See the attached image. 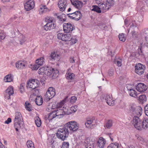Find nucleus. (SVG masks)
Returning a JSON list of instances; mask_svg holds the SVG:
<instances>
[{"label":"nucleus","mask_w":148,"mask_h":148,"mask_svg":"<svg viewBox=\"0 0 148 148\" xmlns=\"http://www.w3.org/2000/svg\"><path fill=\"white\" fill-rule=\"evenodd\" d=\"M31 68L33 70H37L40 67L38 64H36L31 66Z\"/></svg>","instance_id":"obj_56"},{"label":"nucleus","mask_w":148,"mask_h":148,"mask_svg":"<svg viewBox=\"0 0 148 148\" xmlns=\"http://www.w3.org/2000/svg\"><path fill=\"white\" fill-rule=\"evenodd\" d=\"M25 106L26 109L29 111H31L32 110L31 107V104L29 102H26L25 103Z\"/></svg>","instance_id":"obj_45"},{"label":"nucleus","mask_w":148,"mask_h":148,"mask_svg":"<svg viewBox=\"0 0 148 148\" xmlns=\"http://www.w3.org/2000/svg\"><path fill=\"white\" fill-rule=\"evenodd\" d=\"M142 109L140 107H138L133 112L134 116H140L142 115Z\"/></svg>","instance_id":"obj_20"},{"label":"nucleus","mask_w":148,"mask_h":148,"mask_svg":"<svg viewBox=\"0 0 148 148\" xmlns=\"http://www.w3.org/2000/svg\"><path fill=\"white\" fill-rule=\"evenodd\" d=\"M47 68V66H43L40 68L38 70V73L39 74H45V70Z\"/></svg>","instance_id":"obj_44"},{"label":"nucleus","mask_w":148,"mask_h":148,"mask_svg":"<svg viewBox=\"0 0 148 148\" xmlns=\"http://www.w3.org/2000/svg\"><path fill=\"white\" fill-rule=\"evenodd\" d=\"M128 90L129 91V93L130 96L135 98L137 97L138 94L135 90L131 89Z\"/></svg>","instance_id":"obj_31"},{"label":"nucleus","mask_w":148,"mask_h":148,"mask_svg":"<svg viewBox=\"0 0 148 148\" xmlns=\"http://www.w3.org/2000/svg\"><path fill=\"white\" fill-rule=\"evenodd\" d=\"M38 86V81L36 79H31L27 83V88L34 89Z\"/></svg>","instance_id":"obj_8"},{"label":"nucleus","mask_w":148,"mask_h":148,"mask_svg":"<svg viewBox=\"0 0 148 148\" xmlns=\"http://www.w3.org/2000/svg\"><path fill=\"white\" fill-rule=\"evenodd\" d=\"M70 41H71L70 44L71 45H73L77 42V40L75 38H71V39Z\"/></svg>","instance_id":"obj_58"},{"label":"nucleus","mask_w":148,"mask_h":148,"mask_svg":"<svg viewBox=\"0 0 148 148\" xmlns=\"http://www.w3.org/2000/svg\"><path fill=\"white\" fill-rule=\"evenodd\" d=\"M114 2V0H107L106 3L110 8L113 5Z\"/></svg>","instance_id":"obj_48"},{"label":"nucleus","mask_w":148,"mask_h":148,"mask_svg":"<svg viewBox=\"0 0 148 148\" xmlns=\"http://www.w3.org/2000/svg\"><path fill=\"white\" fill-rule=\"evenodd\" d=\"M22 116L21 113L19 112H16L15 113V118H19L20 116Z\"/></svg>","instance_id":"obj_62"},{"label":"nucleus","mask_w":148,"mask_h":148,"mask_svg":"<svg viewBox=\"0 0 148 148\" xmlns=\"http://www.w3.org/2000/svg\"><path fill=\"white\" fill-rule=\"evenodd\" d=\"M65 125L71 132L77 131L79 128V124L75 121H69Z\"/></svg>","instance_id":"obj_3"},{"label":"nucleus","mask_w":148,"mask_h":148,"mask_svg":"<svg viewBox=\"0 0 148 148\" xmlns=\"http://www.w3.org/2000/svg\"><path fill=\"white\" fill-rule=\"evenodd\" d=\"M137 139L139 141H140L141 143H142L144 142V139L141 137L140 136L138 135H137L136 136Z\"/></svg>","instance_id":"obj_53"},{"label":"nucleus","mask_w":148,"mask_h":148,"mask_svg":"<svg viewBox=\"0 0 148 148\" xmlns=\"http://www.w3.org/2000/svg\"><path fill=\"white\" fill-rule=\"evenodd\" d=\"M78 109V106H74L71 107L69 110H66V114H71L75 113Z\"/></svg>","instance_id":"obj_21"},{"label":"nucleus","mask_w":148,"mask_h":148,"mask_svg":"<svg viewBox=\"0 0 148 148\" xmlns=\"http://www.w3.org/2000/svg\"><path fill=\"white\" fill-rule=\"evenodd\" d=\"M75 59L74 57H71L69 59V61L70 63H75Z\"/></svg>","instance_id":"obj_61"},{"label":"nucleus","mask_w":148,"mask_h":148,"mask_svg":"<svg viewBox=\"0 0 148 148\" xmlns=\"http://www.w3.org/2000/svg\"><path fill=\"white\" fill-rule=\"evenodd\" d=\"M145 38L146 40V42L145 43V45L148 47V38L147 36H145Z\"/></svg>","instance_id":"obj_64"},{"label":"nucleus","mask_w":148,"mask_h":148,"mask_svg":"<svg viewBox=\"0 0 148 148\" xmlns=\"http://www.w3.org/2000/svg\"><path fill=\"white\" fill-rule=\"evenodd\" d=\"M148 128V119H145L143 121L142 120L141 122V130L143 128L146 129Z\"/></svg>","instance_id":"obj_27"},{"label":"nucleus","mask_w":148,"mask_h":148,"mask_svg":"<svg viewBox=\"0 0 148 148\" xmlns=\"http://www.w3.org/2000/svg\"><path fill=\"white\" fill-rule=\"evenodd\" d=\"M14 125H18L20 127L23 123V119L22 116H20L19 118H15L14 119Z\"/></svg>","instance_id":"obj_22"},{"label":"nucleus","mask_w":148,"mask_h":148,"mask_svg":"<svg viewBox=\"0 0 148 148\" xmlns=\"http://www.w3.org/2000/svg\"><path fill=\"white\" fill-rule=\"evenodd\" d=\"M11 122V119L10 118H8L7 120L5 121V123L8 124Z\"/></svg>","instance_id":"obj_63"},{"label":"nucleus","mask_w":148,"mask_h":148,"mask_svg":"<svg viewBox=\"0 0 148 148\" xmlns=\"http://www.w3.org/2000/svg\"><path fill=\"white\" fill-rule=\"evenodd\" d=\"M25 86V84H21L19 86V90L21 93H23L25 91V89L24 86Z\"/></svg>","instance_id":"obj_52"},{"label":"nucleus","mask_w":148,"mask_h":148,"mask_svg":"<svg viewBox=\"0 0 148 148\" xmlns=\"http://www.w3.org/2000/svg\"><path fill=\"white\" fill-rule=\"evenodd\" d=\"M135 68V73L139 75H141L143 73L145 69V66L140 63H138L136 64Z\"/></svg>","instance_id":"obj_7"},{"label":"nucleus","mask_w":148,"mask_h":148,"mask_svg":"<svg viewBox=\"0 0 148 148\" xmlns=\"http://www.w3.org/2000/svg\"><path fill=\"white\" fill-rule=\"evenodd\" d=\"M95 143V140L88 137L85 139L84 145L86 148H94Z\"/></svg>","instance_id":"obj_9"},{"label":"nucleus","mask_w":148,"mask_h":148,"mask_svg":"<svg viewBox=\"0 0 148 148\" xmlns=\"http://www.w3.org/2000/svg\"><path fill=\"white\" fill-rule=\"evenodd\" d=\"M112 122L111 120H109L106 122L105 125V127L108 129H110L112 126Z\"/></svg>","instance_id":"obj_46"},{"label":"nucleus","mask_w":148,"mask_h":148,"mask_svg":"<svg viewBox=\"0 0 148 148\" xmlns=\"http://www.w3.org/2000/svg\"><path fill=\"white\" fill-rule=\"evenodd\" d=\"M82 17V14L80 11H75V14L73 17V19L76 21H78Z\"/></svg>","instance_id":"obj_28"},{"label":"nucleus","mask_w":148,"mask_h":148,"mask_svg":"<svg viewBox=\"0 0 148 148\" xmlns=\"http://www.w3.org/2000/svg\"><path fill=\"white\" fill-rule=\"evenodd\" d=\"M56 93L55 89L53 87H49L45 95L44 98L46 101H49L55 96Z\"/></svg>","instance_id":"obj_2"},{"label":"nucleus","mask_w":148,"mask_h":148,"mask_svg":"<svg viewBox=\"0 0 148 148\" xmlns=\"http://www.w3.org/2000/svg\"><path fill=\"white\" fill-rule=\"evenodd\" d=\"M50 60H56V59L60 58V55L58 54H57L56 53L55 51L52 52L50 56Z\"/></svg>","instance_id":"obj_32"},{"label":"nucleus","mask_w":148,"mask_h":148,"mask_svg":"<svg viewBox=\"0 0 148 148\" xmlns=\"http://www.w3.org/2000/svg\"><path fill=\"white\" fill-rule=\"evenodd\" d=\"M106 140L102 137H100L97 143V146L100 148H103L106 143Z\"/></svg>","instance_id":"obj_18"},{"label":"nucleus","mask_w":148,"mask_h":148,"mask_svg":"<svg viewBox=\"0 0 148 148\" xmlns=\"http://www.w3.org/2000/svg\"><path fill=\"white\" fill-rule=\"evenodd\" d=\"M136 27V25L135 23L134 22L132 23V24L131 25L130 28L128 30V32H130V31H131V34L132 36L133 37L135 36H136V32H135L134 30V28Z\"/></svg>","instance_id":"obj_25"},{"label":"nucleus","mask_w":148,"mask_h":148,"mask_svg":"<svg viewBox=\"0 0 148 148\" xmlns=\"http://www.w3.org/2000/svg\"><path fill=\"white\" fill-rule=\"evenodd\" d=\"M39 13L40 14H43L49 11V10L45 5H41L39 10Z\"/></svg>","instance_id":"obj_26"},{"label":"nucleus","mask_w":148,"mask_h":148,"mask_svg":"<svg viewBox=\"0 0 148 148\" xmlns=\"http://www.w3.org/2000/svg\"><path fill=\"white\" fill-rule=\"evenodd\" d=\"M27 62L25 61H19L16 62L15 66L19 69H23L27 66Z\"/></svg>","instance_id":"obj_15"},{"label":"nucleus","mask_w":148,"mask_h":148,"mask_svg":"<svg viewBox=\"0 0 148 148\" xmlns=\"http://www.w3.org/2000/svg\"><path fill=\"white\" fill-rule=\"evenodd\" d=\"M56 134L58 138L62 140H65L69 134V131L66 125H65L63 127L59 129Z\"/></svg>","instance_id":"obj_1"},{"label":"nucleus","mask_w":148,"mask_h":148,"mask_svg":"<svg viewBox=\"0 0 148 148\" xmlns=\"http://www.w3.org/2000/svg\"><path fill=\"white\" fill-rule=\"evenodd\" d=\"M75 11H72V12L67 14V15L70 18L73 19V17L75 14Z\"/></svg>","instance_id":"obj_54"},{"label":"nucleus","mask_w":148,"mask_h":148,"mask_svg":"<svg viewBox=\"0 0 148 148\" xmlns=\"http://www.w3.org/2000/svg\"><path fill=\"white\" fill-rule=\"evenodd\" d=\"M46 21H47V23H54L55 21L54 18L50 17H47L46 18Z\"/></svg>","instance_id":"obj_50"},{"label":"nucleus","mask_w":148,"mask_h":148,"mask_svg":"<svg viewBox=\"0 0 148 148\" xmlns=\"http://www.w3.org/2000/svg\"><path fill=\"white\" fill-rule=\"evenodd\" d=\"M75 4L74 3H72V4L77 8H81L82 6L83 3L81 1L78 0L75 1Z\"/></svg>","instance_id":"obj_35"},{"label":"nucleus","mask_w":148,"mask_h":148,"mask_svg":"<svg viewBox=\"0 0 148 148\" xmlns=\"http://www.w3.org/2000/svg\"><path fill=\"white\" fill-rule=\"evenodd\" d=\"M94 119L92 118H87L85 125L86 127L88 128L92 129L95 126L94 124Z\"/></svg>","instance_id":"obj_14"},{"label":"nucleus","mask_w":148,"mask_h":148,"mask_svg":"<svg viewBox=\"0 0 148 148\" xmlns=\"http://www.w3.org/2000/svg\"><path fill=\"white\" fill-rule=\"evenodd\" d=\"M69 144L68 142H63L61 147H63V148H69Z\"/></svg>","instance_id":"obj_55"},{"label":"nucleus","mask_w":148,"mask_h":148,"mask_svg":"<svg viewBox=\"0 0 148 148\" xmlns=\"http://www.w3.org/2000/svg\"><path fill=\"white\" fill-rule=\"evenodd\" d=\"M56 25L54 23H47V24L44 26V29L46 31L51 30L55 28Z\"/></svg>","instance_id":"obj_19"},{"label":"nucleus","mask_w":148,"mask_h":148,"mask_svg":"<svg viewBox=\"0 0 148 148\" xmlns=\"http://www.w3.org/2000/svg\"><path fill=\"white\" fill-rule=\"evenodd\" d=\"M114 62V63L116 64L119 67L121 66L122 65V60L120 58H116L115 59Z\"/></svg>","instance_id":"obj_42"},{"label":"nucleus","mask_w":148,"mask_h":148,"mask_svg":"<svg viewBox=\"0 0 148 148\" xmlns=\"http://www.w3.org/2000/svg\"><path fill=\"white\" fill-rule=\"evenodd\" d=\"M5 37V34L3 31L0 30V41L4 39Z\"/></svg>","instance_id":"obj_51"},{"label":"nucleus","mask_w":148,"mask_h":148,"mask_svg":"<svg viewBox=\"0 0 148 148\" xmlns=\"http://www.w3.org/2000/svg\"><path fill=\"white\" fill-rule=\"evenodd\" d=\"M34 2L32 0L27 1L24 4V8L26 11H28L33 9L34 7Z\"/></svg>","instance_id":"obj_11"},{"label":"nucleus","mask_w":148,"mask_h":148,"mask_svg":"<svg viewBox=\"0 0 148 148\" xmlns=\"http://www.w3.org/2000/svg\"><path fill=\"white\" fill-rule=\"evenodd\" d=\"M56 113V116H62L64 114H66V108L63 107V109H57V110L54 111Z\"/></svg>","instance_id":"obj_17"},{"label":"nucleus","mask_w":148,"mask_h":148,"mask_svg":"<svg viewBox=\"0 0 148 148\" xmlns=\"http://www.w3.org/2000/svg\"><path fill=\"white\" fill-rule=\"evenodd\" d=\"M101 99H105L107 103L109 106H113L115 104V100L111 95H102L101 97Z\"/></svg>","instance_id":"obj_4"},{"label":"nucleus","mask_w":148,"mask_h":148,"mask_svg":"<svg viewBox=\"0 0 148 148\" xmlns=\"http://www.w3.org/2000/svg\"><path fill=\"white\" fill-rule=\"evenodd\" d=\"M13 76L11 74L6 75L3 78V81L5 82H10L13 81Z\"/></svg>","instance_id":"obj_23"},{"label":"nucleus","mask_w":148,"mask_h":148,"mask_svg":"<svg viewBox=\"0 0 148 148\" xmlns=\"http://www.w3.org/2000/svg\"><path fill=\"white\" fill-rule=\"evenodd\" d=\"M21 44H23L26 40L27 38L26 36L23 34H20L17 38Z\"/></svg>","instance_id":"obj_24"},{"label":"nucleus","mask_w":148,"mask_h":148,"mask_svg":"<svg viewBox=\"0 0 148 148\" xmlns=\"http://www.w3.org/2000/svg\"><path fill=\"white\" fill-rule=\"evenodd\" d=\"M119 144L117 143H112L110 144L107 148H118Z\"/></svg>","instance_id":"obj_40"},{"label":"nucleus","mask_w":148,"mask_h":148,"mask_svg":"<svg viewBox=\"0 0 148 148\" xmlns=\"http://www.w3.org/2000/svg\"><path fill=\"white\" fill-rule=\"evenodd\" d=\"M119 38L120 41L124 42L126 40V36L125 34L122 33L119 34Z\"/></svg>","instance_id":"obj_41"},{"label":"nucleus","mask_w":148,"mask_h":148,"mask_svg":"<svg viewBox=\"0 0 148 148\" xmlns=\"http://www.w3.org/2000/svg\"><path fill=\"white\" fill-rule=\"evenodd\" d=\"M66 3V1L65 0H60L58 5L61 11H63L65 10Z\"/></svg>","instance_id":"obj_16"},{"label":"nucleus","mask_w":148,"mask_h":148,"mask_svg":"<svg viewBox=\"0 0 148 148\" xmlns=\"http://www.w3.org/2000/svg\"><path fill=\"white\" fill-rule=\"evenodd\" d=\"M26 145L28 148H35L33 142L31 140H28L27 142Z\"/></svg>","instance_id":"obj_47"},{"label":"nucleus","mask_w":148,"mask_h":148,"mask_svg":"<svg viewBox=\"0 0 148 148\" xmlns=\"http://www.w3.org/2000/svg\"><path fill=\"white\" fill-rule=\"evenodd\" d=\"M42 99L41 96L37 97L35 99L36 104L38 106L41 105L42 103Z\"/></svg>","instance_id":"obj_34"},{"label":"nucleus","mask_w":148,"mask_h":148,"mask_svg":"<svg viewBox=\"0 0 148 148\" xmlns=\"http://www.w3.org/2000/svg\"><path fill=\"white\" fill-rule=\"evenodd\" d=\"M71 39V35L70 34H64L62 40L64 41H70Z\"/></svg>","instance_id":"obj_37"},{"label":"nucleus","mask_w":148,"mask_h":148,"mask_svg":"<svg viewBox=\"0 0 148 148\" xmlns=\"http://www.w3.org/2000/svg\"><path fill=\"white\" fill-rule=\"evenodd\" d=\"M56 117V113L54 111L49 113L48 116V119L49 121H51L53 119Z\"/></svg>","instance_id":"obj_39"},{"label":"nucleus","mask_w":148,"mask_h":148,"mask_svg":"<svg viewBox=\"0 0 148 148\" xmlns=\"http://www.w3.org/2000/svg\"><path fill=\"white\" fill-rule=\"evenodd\" d=\"M92 10L95 11L96 12L100 13L101 12V10L100 7H99L98 6L94 5L92 6Z\"/></svg>","instance_id":"obj_43"},{"label":"nucleus","mask_w":148,"mask_h":148,"mask_svg":"<svg viewBox=\"0 0 148 148\" xmlns=\"http://www.w3.org/2000/svg\"><path fill=\"white\" fill-rule=\"evenodd\" d=\"M65 103V100H63L61 102L57 103L56 105V108L57 109H60L63 106Z\"/></svg>","instance_id":"obj_49"},{"label":"nucleus","mask_w":148,"mask_h":148,"mask_svg":"<svg viewBox=\"0 0 148 148\" xmlns=\"http://www.w3.org/2000/svg\"><path fill=\"white\" fill-rule=\"evenodd\" d=\"M138 100L139 102L141 104L147 101V97L144 95H141L139 96Z\"/></svg>","instance_id":"obj_29"},{"label":"nucleus","mask_w":148,"mask_h":148,"mask_svg":"<svg viewBox=\"0 0 148 148\" xmlns=\"http://www.w3.org/2000/svg\"><path fill=\"white\" fill-rule=\"evenodd\" d=\"M14 94L13 87L9 86L5 90L4 93V97L5 99H8L10 98V96Z\"/></svg>","instance_id":"obj_10"},{"label":"nucleus","mask_w":148,"mask_h":148,"mask_svg":"<svg viewBox=\"0 0 148 148\" xmlns=\"http://www.w3.org/2000/svg\"><path fill=\"white\" fill-rule=\"evenodd\" d=\"M142 120L138 116H134L133 118V124L134 126L138 130H141Z\"/></svg>","instance_id":"obj_6"},{"label":"nucleus","mask_w":148,"mask_h":148,"mask_svg":"<svg viewBox=\"0 0 148 148\" xmlns=\"http://www.w3.org/2000/svg\"><path fill=\"white\" fill-rule=\"evenodd\" d=\"M64 35V34H63L61 33H58L57 34V37L58 39L62 40V38H63Z\"/></svg>","instance_id":"obj_59"},{"label":"nucleus","mask_w":148,"mask_h":148,"mask_svg":"<svg viewBox=\"0 0 148 148\" xmlns=\"http://www.w3.org/2000/svg\"><path fill=\"white\" fill-rule=\"evenodd\" d=\"M144 112L145 115L148 116V104L144 107Z\"/></svg>","instance_id":"obj_57"},{"label":"nucleus","mask_w":148,"mask_h":148,"mask_svg":"<svg viewBox=\"0 0 148 148\" xmlns=\"http://www.w3.org/2000/svg\"><path fill=\"white\" fill-rule=\"evenodd\" d=\"M63 26L64 31L65 33H70L74 29V26L70 23H64Z\"/></svg>","instance_id":"obj_13"},{"label":"nucleus","mask_w":148,"mask_h":148,"mask_svg":"<svg viewBox=\"0 0 148 148\" xmlns=\"http://www.w3.org/2000/svg\"><path fill=\"white\" fill-rule=\"evenodd\" d=\"M136 90L140 92H143L146 91L147 86L143 83H138L136 86Z\"/></svg>","instance_id":"obj_12"},{"label":"nucleus","mask_w":148,"mask_h":148,"mask_svg":"<svg viewBox=\"0 0 148 148\" xmlns=\"http://www.w3.org/2000/svg\"><path fill=\"white\" fill-rule=\"evenodd\" d=\"M34 121L35 124L37 127H40L41 125V121L38 116H36L34 118Z\"/></svg>","instance_id":"obj_36"},{"label":"nucleus","mask_w":148,"mask_h":148,"mask_svg":"<svg viewBox=\"0 0 148 148\" xmlns=\"http://www.w3.org/2000/svg\"><path fill=\"white\" fill-rule=\"evenodd\" d=\"M44 58L43 57H41L36 60V64H38L39 66L42 65L44 63Z\"/></svg>","instance_id":"obj_38"},{"label":"nucleus","mask_w":148,"mask_h":148,"mask_svg":"<svg viewBox=\"0 0 148 148\" xmlns=\"http://www.w3.org/2000/svg\"><path fill=\"white\" fill-rule=\"evenodd\" d=\"M65 76L68 80H73L75 77V75L73 73L68 72L66 73Z\"/></svg>","instance_id":"obj_33"},{"label":"nucleus","mask_w":148,"mask_h":148,"mask_svg":"<svg viewBox=\"0 0 148 148\" xmlns=\"http://www.w3.org/2000/svg\"><path fill=\"white\" fill-rule=\"evenodd\" d=\"M98 5L99 7H100L101 9L103 10L106 11L110 8L106 3H100L98 4Z\"/></svg>","instance_id":"obj_30"},{"label":"nucleus","mask_w":148,"mask_h":148,"mask_svg":"<svg viewBox=\"0 0 148 148\" xmlns=\"http://www.w3.org/2000/svg\"><path fill=\"white\" fill-rule=\"evenodd\" d=\"M45 70V75L47 76H50L53 73V76L54 77L58 76V71L56 69H54L51 67L47 66Z\"/></svg>","instance_id":"obj_5"},{"label":"nucleus","mask_w":148,"mask_h":148,"mask_svg":"<svg viewBox=\"0 0 148 148\" xmlns=\"http://www.w3.org/2000/svg\"><path fill=\"white\" fill-rule=\"evenodd\" d=\"M77 99V98L73 96L71 98V102L72 103H75Z\"/></svg>","instance_id":"obj_60"}]
</instances>
